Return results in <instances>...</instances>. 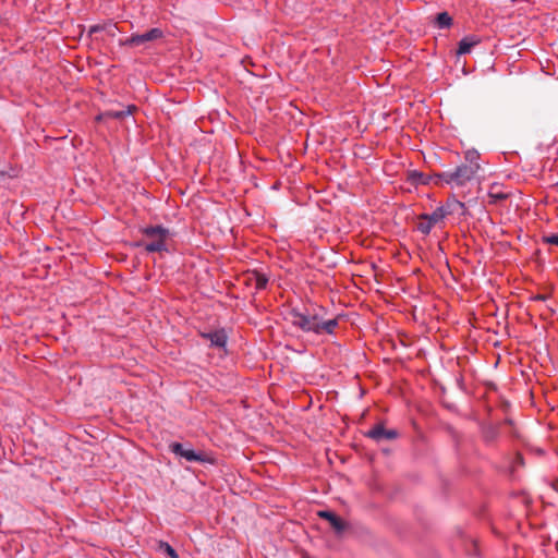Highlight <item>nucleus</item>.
<instances>
[{
	"mask_svg": "<svg viewBox=\"0 0 558 558\" xmlns=\"http://www.w3.org/2000/svg\"><path fill=\"white\" fill-rule=\"evenodd\" d=\"M153 38L154 37H128L125 40L120 39L119 45L136 47V46L144 44L146 40H150Z\"/></svg>",
	"mask_w": 558,
	"mask_h": 558,
	"instance_id": "obj_17",
	"label": "nucleus"
},
{
	"mask_svg": "<svg viewBox=\"0 0 558 558\" xmlns=\"http://www.w3.org/2000/svg\"><path fill=\"white\" fill-rule=\"evenodd\" d=\"M366 436L379 442L381 440H392L399 436L397 429H387L383 423L376 424L366 433Z\"/></svg>",
	"mask_w": 558,
	"mask_h": 558,
	"instance_id": "obj_6",
	"label": "nucleus"
},
{
	"mask_svg": "<svg viewBox=\"0 0 558 558\" xmlns=\"http://www.w3.org/2000/svg\"><path fill=\"white\" fill-rule=\"evenodd\" d=\"M144 35H151V36L162 35V31L155 27V28H150L149 31H147Z\"/></svg>",
	"mask_w": 558,
	"mask_h": 558,
	"instance_id": "obj_22",
	"label": "nucleus"
},
{
	"mask_svg": "<svg viewBox=\"0 0 558 558\" xmlns=\"http://www.w3.org/2000/svg\"><path fill=\"white\" fill-rule=\"evenodd\" d=\"M244 283L247 287H253L256 291L264 290L268 283V277L259 271H248L244 276Z\"/></svg>",
	"mask_w": 558,
	"mask_h": 558,
	"instance_id": "obj_7",
	"label": "nucleus"
},
{
	"mask_svg": "<svg viewBox=\"0 0 558 558\" xmlns=\"http://www.w3.org/2000/svg\"><path fill=\"white\" fill-rule=\"evenodd\" d=\"M323 311V307L305 308L304 312L292 310L290 313L291 323L304 332L333 335L339 326V319H324Z\"/></svg>",
	"mask_w": 558,
	"mask_h": 558,
	"instance_id": "obj_1",
	"label": "nucleus"
},
{
	"mask_svg": "<svg viewBox=\"0 0 558 558\" xmlns=\"http://www.w3.org/2000/svg\"><path fill=\"white\" fill-rule=\"evenodd\" d=\"M84 28L80 29V35H82L84 33Z\"/></svg>",
	"mask_w": 558,
	"mask_h": 558,
	"instance_id": "obj_24",
	"label": "nucleus"
},
{
	"mask_svg": "<svg viewBox=\"0 0 558 558\" xmlns=\"http://www.w3.org/2000/svg\"><path fill=\"white\" fill-rule=\"evenodd\" d=\"M482 437L486 445H494L499 437V429L497 426L487 424L482 427Z\"/></svg>",
	"mask_w": 558,
	"mask_h": 558,
	"instance_id": "obj_11",
	"label": "nucleus"
},
{
	"mask_svg": "<svg viewBox=\"0 0 558 558\" xmlns=\"http://www.w3.org/2000/svg\"><path fill=\"white\" fill-rule=\"evenodd\" d=\"M160 549H162L169 558H179L178 553L168 543L161 542Z\"/></svg>",
	"mask_w": 558,
	"mask_h": 558,
	"instance_id": "obj_18",
	"label": "nucleus"
},
{
	"mask_svg": "<svg viewBox=\"0 0 558 558\" xmlns=\"http://www.w3.org/2000/svg\"><path fill=\"white\" fill-rule=\"evenodd\" d=\"M545 299H546V296L545 295H541V294L535 296V300H539V301H544Z\"/></svg>",
	"mask_w": 558,
	"mask_h": 558,
	"instance_id": "obj_23",
	"label": "nucleus"
},
{
	"mask_svg": "<svg viewBox=\"0 0 558 558\" xmlns=\"http://www.w3.org/2000/svg\"><path fill=\"white\" fill-rule=\"evenodd\" d=\"M437 208H441L444 210V218H446L447 216H450L458 210L463 211L465 209V205H464V203H462L456 198H452V199H448L445 205L438 206Z\"/></svg>",
	"mask_w": 558,
	"mask_h": 558,
	"instance_id": "obj_14",
	"label": "nucleus"
},
{
	"mask_svg": "<svg viewBox=\"0 0 558 558\" xmlns=\"http://www.w3.org/2000/svg\"><path fill=\"white\" fill-rule=\"evenodd\" d=\"M417 220L416 230L428 235L434 227L444 225V210L436 208L432 214H421Z\"/></svg>",
	"mask_w": 558,
	"mask_h": 558,
	"instance_id": "obj_4",
	"label": "nucleus"
},
{
	"mask_svg": "<svg viewBox=\"0 0 558 558\" xmlns=\"http://www.w3.org/2000/svg\"><path fill=\"white\" fill-rule=\"evenodd\" d=\"M134 109H135V106H129L125 110H107V111L100 113L97 117V120H101V119H105V118L122 120L125 117L132 114Z\"/></svg>",
	"mask_w": 558,
	"mask_h": 558,
	"instance_id": "obj_13",
	"label": "nucleus"
},
{
	"mask_svg": "<svg viewBox=\"0 0 558 558\" xmlns=\"http://www.w3.org/2000/svg\"><path fill=\"white\" fill-rule=\"evenodd\" d=\"M543 242L546 244H551L558 246V233L557 234H548L543 236Z\"/></svg>",
	"mask_w": 558,
	"mask_h": 558,
	"instance_id": "obj_19",
	"label": "nucleus"
},
{
	"mask_svg": "<svg viewBox=\"0 0 558 558\" xmlns=\"http://www.w3.org/2000/svg\"><path fill=\"white\" fill-rule=\"evenodd\" d=\"M433 23L439 29H447L452 25V17L448 12H441L436 15V17L433 20Z\"/></svg>",
	"mask_w": 558,
	"mask_h": 558,
	"instance_id": "obj_15",
	"label": "nucleus"
},
{
	"mask_svg": "<svg viewBox=\"0 0 558 558\" xmlns=\"http://www.w3.org/2000/svg\"><path fill=\"white\" fill-rule=\"evenodd\" d=\"M98 32H105L106 35L113 36L117 34V32L124 33L125 31L122 28H119L117 24H112V23L104 24V25L96 24V25L89 26V28H88V35H92V34L98 33Z\"/></svg>",
	"mask_w": 558,
	"mask_h": 558,
	"instance_id": "obj_12",
	"label": "nucleus"
},
{
	"mask_svg": "<svg viewBox=\"0 0 558 558\" xmlns=\"http://www.w3.org/2000/svg\"><path fill=\"white\" fill-rule=\"evenodd\" d=\"M523 464H524L523 456H522L521 453H519V452H518V453L515 454L514 460H513V465H512V468L514 469V468H517V466H521V465H523Z\"/></svg>",
	"mask_w": 558,
	"mask_h": 558,
	"instance_id": "obj_21",
	"label": "nucleus"
},
{
	"mask_svg": "<svg viewBox=\"0 0 558 558\" xmlns=\"http://www.w3.org/2000/svg\"><path fill=\"white\" fill-rule=\"evenodd\" d=\"M488 196L492 199V203H497L499 201H504L507 198V195L501 192L500 193L489 192Z\"/></svg>",
	"mask_w": 558,
	"mask_h": 558,
	"instance_id": "obj_20",
	"label": "nucleus"
},
{
	"mask_svg": "<svg viewBox=\"0 0 558 558\" xmlns=\"http://www.w3.org/2000/svg\"><path fill=\"white\" fill-rule=\"evenodd\" d=\"M202 337L210 341L211 347L225 349L228 341V336L225 329H218L215 331L203 332Z\"/></svg>",
	"mask_w": 558,
	"mask_h": 558,
	"instance_id": "obj_9",
	"label": "nucleus"
},
{
	"mask_svg": "<svg viewBox=\"0 0 558 558\" xmlns=\"http://www.w3.org/2000/svg\"><path fill=\"white\" fill-rule=\"evenodd\" d=\"M478 40H469L468 37H463V39L459 43V48L457 50V54H465L469 53L473 46L477 45Z\"/></svg>",
	"mask_w": 558,
	"mask_h": 558,
	"instance_id": "obj_16",
	"label": "nucleus"
},
{
	"mask_svg": "<svg viewBox=\"0 0 558 558\" xmlns=\"http://www.w3.org/2000/svg\"><path fill=\"white\" fill-rule=\"evenodd\" d=\"M144 240L137 243V246H144L148 253L168 252V240L170 239L169 229L162 226H147L141 229Z\"/></svg>",
	"mask_w": 558,
	"mask_h": 558,
	"instance_id": "obj_2",
	"label": "nucleus"
},
{
	"mask_svg": "<svg viewBox=\"0 0 558 558\" xmlns=\"http://www.w3.org/2000/svg\"><path fill=\"white\" fill-rule=\"evenodd\" d=\"M436 174H426L417 170H410L407 173V182L410 184L417 186V185H427L429 183H434L436 181Z\"/></svg>",
	"mask_w": 558,
	"mask_h": 558,
	"instance_id": "obj_8",
	"label": "nucleus"
},
{
	"mask_svg": "<svg viewBox=\"0 0 558 558\" xmlns=\"http://www.w3.org/2000/svg\"><path fill=\"white\" fill-rule=\"evenodd\" d=\"M319 515L326 519L338 534L342 533L347 529V523L333 512L320 511Z\"/></svg>",
	"mask_w": 558,
	"mask_h": 558,
	"instance_id": "obj_10",
	"label": "nucleus"
},
{
	"mask_svg": "<svg viewBox=\"0 0 558 558\" xmlns=\"http://www.w3.org/2000/svg\"><path fill=\"white\" fill-rule=\"evenodd\" d=\"M172 453L178 457L184 458L189 462H207V456L204 452H196L193 449L185 448L181 442H172L169 446Z\"/></svg>",
	"mask_w": 558,
	"mask_h": 558,
	"instance_id": "obj_5",
	"label": "nucleus"
},
{
	"mask_svg": "<svg viewBox=\"0 0 558 558\" xmlns=\"http://www.w3.org/2000/svg\"><path fill=\"white\" fill-rule=\"evenodd\" d=\"M480 166L477 163H463L458 166L453 171H445L436 174V185L449 184L451 186H464L470 182Z\"/></svg>",
	"mask_w": 558,
	"mask_h": 558,
	"instance_id": "obj_3",
	"label": "nucleus"
}]
</instances>
